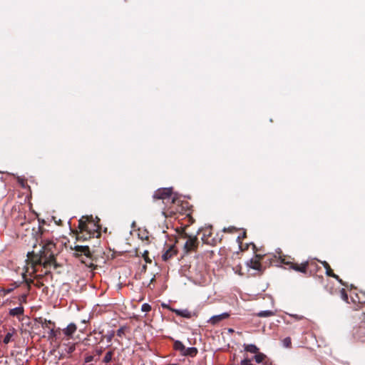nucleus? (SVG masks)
<instances>
[{"mask_svg":"<svg viewBox=\"0 0 365 365\" xmlns=\"http://www.w3.org/2000/svg\"><path fill=\"white\" fill-rule=\"evenodd\" d=\"M6 344H0V357L8 354Z\"/></svg>","mask_w":365,"mask_h":365,"instance_id":"obj_23","label":"nucleus"},{"mask_svg":"<svg viewBox=\"0 0 365 365\" xmlns=\"http://www.w3.org/2000/svg\"><path fill=\"white\" fill-rule=\"evenodd\" d=\"M15 333L14 330L9 331L6 333L2 342H9L11 340H14L12 336Z\"/></svg>","mask_w":365,"mask_h":365,"instance_id":"obj_20","label":"nucleus"},{"mask_svg":"<svg viewBox=\"0 0 365 365\" xmlns=\"http://www.w3.org/2000/svg\"><path fill=\"white\" fill-rule=\"evenodd\" d=\"M211 235L210 232L209 231V233L204 234V236L202 237V240L204 241V242L207 244H210V242L208 241V239H205V236L207 235V237H210Z\"/></svg>","mask_w":365,"mask_h":365,"instance_id":"obj_34","label":"nucleus"},{"mask_svg":"<svg viewBox=\"0 0 365 365\" xmlns=\"http://www.w3.org/2000/svg\"><path fill=\"white\" fill-rule=\"evenodd\" d=\"M170 310L174 312L178 316H180L187 319H190L193 316L195 315V313L189 311L188 309H170Z\"/></svg>","mask_w":365,"mask_h":365,"instance_id":"obj_15","label":"nucleus"},{"mask_svg":"<svg viewBox=\"0 0 365 365\" xmlns=\"http://www.w3.org/2000/svg\"><path fill=\"white\" fill-rule=\"evenodd\" d=\"M108 341H110V340H111V336H109V337L108 338Z\"/></svg>","mask_w":365,"mask_h":365,"instance_id":"obj_40","label":"nucleus"},{"mask_svg":"<svg viewBox=\"0 0 365 365\" xmlns=\"http://www.w3.org/2000/svg\"><path fill=\"white\" fill-rule=\"evenodd\" d=\"M184 238L187 240L183 247V252L185 254H189L192 252H195L198 247L199 240L197 236L189 235L184 232L182 234Z\"/></svg>","mask_w":365,"mask_h":365,"instance_id":"obj_8","label":"nucleus"},{"mask_svg":"<svg viewBox=\"0 0 365 365\" xmlns=\"http://www.w3.org/2000/svg\"><path fill=\"white\" fill-rule=\"evenodd\" d=\"M153 198L155 200H162L163 202L165 200H167V202L171 201L173 205L163 211V215L165 217H173L178 212H180V208L178 207L179 200L172 196V188H160L157 190L153 194Z\"/></svg>","mask_w":365,"mask_h":365,"instance_id":"obj_3","label":"nucleus"},{"mask_svg":"<svg viewBox=\"0 0 365 365\" xmlns=\"http://www.w3.org/2000/svg\"><path fill=\"white\" fill-rule=\"evenodd\" d=\"M24 309L22 306L10 309L9 314L13 317H19L24 314Z\"/></svg>","mask_w":365,"mask_h":365,"instance_id":"obj_17","label":"nucleus"},{"mask_svg":"<svg viewBox=\"0 0 365 365\" xmlns=\"http://www.w3.org/2000/svg\"><path fill=\"white\" fill-rule=\"evenodd\" d=\"M112 355H113L112 351H108V352L106 354V355H105V356H104V358H103V361L104 363H108V362L111 360Z\"/></svg>","mask_w":365,"mask_h":365,"instance_id":"obj_26","label":"nucleus"},{"mask_svg":"<svg viewBox=\"0 0 365 365\" xmlns=\"http://www.w3.org/2000/svg\"><path fill=\"white\" fill-rule=\"evenodd\" d=\"M76 329L77 327L74 323L69 324L63 329L58 328L57 331H56V340H69L72 339Z\"/></svg>","mask_w":365,"mask_h":365,"instance_id":"obj_7","label":"nucleus"},{"mask_svg":"<svg viewBox=\"0 0 365 365\" xmlns=\"http://www.w3.org/2000/svg\"><path fill=\"white\" fill-rule=\"evenodd\" d=\"M143 257L144 259V260L145 261L146 263H151L152 262V260L149 257V252L148 250H145L143 253Z\"/></svg>","mask_w":365,"mask_h":365,"instance_id":"obj_24","label":"nucleus"},{"mask_svg":"<svg viewBox=\"0 0 365 365\" xmlns=\"http://www.w3.org/2000/svg\"><path fill=\"white\" fill-rule=\"evenodd\" d=\"M284 344L286 348H289L291 344L287 343V344Z\"/></svg>","mask_w":365,"mask_h":365,"instance_id":"obj_38","label":"nucleus"},{"mask_svg":"<svg viewBox=\"0 0 365 365\" xmlns=\"http://www.w3.org/2000/svg\"><path fill=\"white\" fill-rule=\"evenodd\" d=\"M71 249L75 251L73 255L76 258H78L82 263L90 268L96 269L97 267L94 264L96 257L93 255V252L90 250L88 246L75 245L73 247H71Z\"/></svg>","mask_w":365,"mask_h":365,"instance_id":"obj_5","label":"nucleus"},{"mask_svg":"<svg viewBox=\"0 0 365 365\" xmlns=\"http://www.w3.org/2000/svg\"><path fill=\"white\" fill-rule=\"evenodd\" d=\"M178 253V250L175 245H170L163 254L162 259L163 261L167 262Z\"/></svg>","mask_w":365,"mask_h":365,"instance_id":"obj_13","label":"nucleus"},{"mask_svg":"<svg viewBox=\"0 0 365 365\" xmlns=\"http://www.w3.org/2000/svg\"><path fill=\"white\" fill-rule=\"evenodd\" d=\"M96 354L95 355L96 356V358H98L99 359V356H101V353H102V350L101 349H99V350H96Z\"/></svg>","mask_w":365,"mask_h":365,"instance_id":"obj_36","label":"nucleus"},{"mask_svg":"<svg viewBox=\"0 0 365 365\" xmlns=\"http://www.w3.org/2000/svg\"><path fill=\"white\" fill-rule=\"evenodd\" d=\"M174 349L182 352L184 356H195L197 354V349L195 347L185 348L184 344H173Z\"/></svg>","mask_w":365,"mask_h":365,"instance_id":"obj_11","label":"nucleus"},{"mask_svg":"<svg viewBox=\"0 0 365 365\" xmlns=\"http://www.w3.org/2000/svg\"><path fill=\"white\" fill-rule=\"evenodd\" d=\"M75 344H68L66 349V354L67 356L71 354L75 350Z\"/></svg>","mask_w":365,"mask_h":365,"instance_id":"obj_25","label":"nucleus"},{"mask_svg":"<svg viewBox=\"0 0 365 365\" xmlns=\"http://www.w3.org/2000/svg\"><path fill=\"white\" fill-rule=\"evenodd\" d=\"M26 263H28V262H26ZM30 267L31 264H27V266L25 267V272L22 274V278L24 279V282L26 284L28 291L31 289V284H34V279L27 277V273H29L31 277L36 274H31L32 271L29 272Z\"/></svg>","mask_w":365,"mask_h":365,"instance_id":"obj_12","label":"nucleus"},{"mask_svg":"<svg viewBox=\"0 0 365 365\" xmlns=\"http://www.w3.org/2000/svg\"><path fill=\"white\" fill-rule=\"evenodd\" d=\"M341 285L347 287V284L344 282L339 276L338 278H335Z\"/></svg>","mask_w":365,"mask_h":365,"instance_id":"obj_35","label":"nucleus"},{"mask_svg":"<svg viewBox=\"0 0 365 365\" xmlns=\"http://www.w3.org/2000/svg\"><path fill=\"white\" fill-rule=\"evenodd\" d=\"M259 317H269L274 315V312L272 311H262L256 314Z\"/></svg>","mask_w":365,"mask_h":365,"instance_id":"obj_18","label":"nucleus"},{"mask_svg":"<svg viewBox=\"0 0 365 365\" xmlns=\"http://www.w3.org/2000/svg\"><path fill=\"white\" fill-rule=\"evenodd\" d=\"M229 317H230V314L225 312L221 314L212 316L208 320V322L212 325H216L218 323H220L221 321L227 319Z\"/></svg>","mask_w":365,"mask_h":365,"instance_id":"obj_14","label":"nucleus"},{"mask_svg":"<svg viewBox=\"0 0 365 365\" xmlns=\"http://www.w3.org/2000/svg\"><path fill=\"white\" fill-rule=\"evenodd\" d=\"M356 297L357 298L359 303L365 304V292L360 291L356 294Z\"/></svg>","mask_w":365,"mask_h":365,"instance_id":"obj_19","label":"nucleus"},{"mask_svg":"<svg viewBox=\"0 0 365 365\" xmlns=\"http://www.w3.org/2000/svg\"><path fill=\"white\" fill-rule=\"evenodd\" d=\"M241 365H251V359L245 358L240 361Z\"/></svg>","mask_w":365,"mask_h":365,"instance_id":"obj_30","label":"nucleus"},{"mask_svg":"<svg viewBox=\"0 0 365 365\" xmlns=\"http://www.w3.org/2000/svg\"><path fill=\"white\" fill-rule=\"evenodd\" d=\"M34 329H43V337H47L48 340H56V324L51 320H47L43 317H38L34 319Z\"/></svg>","mask_w":365,"mask_h":365,"instance_id":"obj_6","label":"nucleus"},{"mask_svg":"<svg viewBox=\"0 0 365 365\" xmlns=\"http://www.w3.org/2000/svg\"><path fill=\"white\" fill-rule=\"evenodd\" d=\"M98 360V358H96V356L94 355H88L86 356L85 358V363H89L93 361H97Z\"/></svg>","mask_w":365,"mask_h":365,"instance_id":"obj_27","label":"nucleus"},{"mask_svg":"<svg viewBox=\"0 0 365 365\" xmlns=\"http://www.w3.org/2000/svg\"><path fill=\"white\" fill-rule=\"evenodd\" d=\"M340 294H341V297L342 298L343 300H344L346 302L348 301V294L344 288L340 289Z\"/></svg>","mask_w":365,"mask_h":365,"instance_id":"obj_28","label":"nucleus"},{"mask_svg":"<svg viewBox=\"0 0 365 365\" xmlns=\"http://www.w3.org/2000/svg\"><path fill=\"white\" fill-rule=\"evenodd\" d=\"M34 285L38 287V288H41V287L43 286V281H41L39 279H36V282L34 283Z\"/></svg>","mask_w":365,"mask_h":365,"instance_id":"obj_32","label":"nucleus"},{"mask_svg":"<svg viewBox=\"0 0 365 365\" xmlns=\"http://www.w3.org/2000/svg\"><path fill=\"white\" fill-rule=\"evenodd\" d=\"M141 310L144 312H148L151 310V306L149 304L145 303L141 307Z\"/></svg>","mask_w":365,"mask_h":365,"instance_id":"obj_29","label":"nucleus"},{"mask_svg":"<svg viewBox=\"0 0 365 365\" xmlns=\"http://www.w3.org/2000/svg\"><path fill=\"white\" fill-rule=\"evenodd\" d=\"M78 231H76V240L86 241L101 236V227L95 223L92 217H82L78 220Z\"/></svg>","mask_w":365,"mask_h":365,"instance_id":"obj_2","label":"nucleus"},{"mask_svg":"<svg viewBox=\"0 0 365 365\" xmlns=\"http://www.w3.org/2000/svg\"><path fill=\"white\" fill-rule=\"evenodd\" d=\"M252 252L255 254L254 257H252V269H255L257 271L259 274H261L272 264V257L274 256L267 253L264 248H258L253 242Z\"/></svg>","mask_w":365,"mask_h":365,"instance_id":"obj_4","label":"nucleus"},{"mask_svg":"<svg viewBox=\"0 0 365 365\" xmlns=\"http://www.w3.org/2000/svg\"><path fill=\"white\" fill-rule=\"evenodd\" d=\"M321 264L326 269V274L329 277H331L333 278H338V275L334 274L333 270L331 269L329 263L326 261H320Z\"/></svg>","mask_w":365,"mask_h":365,"instance_id":"obj_16","label":"nucleus"},{"mask_svg":"<svg viewBox=\"0 0 365 365\" xmlns=\"http://www.w3.org/2000/svg\"><path fill=\"white\" fill-rule=\"evenodd\" d=\"M245 346V350L248 352H251V344H244Z\"/></svg>","mask_w":365,"mask_h":365,"instance_id":"obj_33","label":"nucleus"},{"mask_svg":"<svg viewBox=\"0 0 365 365\" xmlns=\"http://www.w3.org/2000/svg\"><path fill=\"white\" fill-rule=\"evenodd\" d=\"M128 331V328L125 327H121L120 328L118 331H117V336L120 337V339H122V336L123 335H125V333Z\"/></svg>","mask_w":365,"mask_h":365,"instance_id":"obj_22","label":"nucleus"},{"mask_svg":"<svg viewBox=\"0 0 365 365\" xmlns=\"http://www.w3.org/2000/svg\"><path fill=\"white\" fill-rule=\"evenodd\" d=\"M210 256H212V255H214V252L213 251H210Z\"/></svg>","mask_w":365,"mask_h":365,"instance_id":"obj_39","label":"nucleus"},{"mask_svg":"<svg viewBox=\"0 0 365 365\" xmlns=\"http://www.w3.org/2000/svg\"><path fill=\"white\" fill-rule=\"evenodd\" d=\"M235 230H236V228H235V227H227V228L225 227V228L223 229V231H224L225 232H234V231H235Z\"/></svg>","mask_w":365,"mask_h":365,"instance_id":"obj_31","label":"nucleus"},{"mask_svg":"<svg viewBox=\"0 0 365 365\" xmlns=\"http://www.w3.org/2000/svg\"><path fill=\"white\" fill-rule=\"evenodd\" d=\"M48 275H50V276H51V277L52 278V275L51 274V271H50V270H48V269H46V272H45V273H44V274H36V275H35V279H39V280L42 281V280H43V279L45 277H47Z\"/></svg>","mask_w":365,"mask_h":365,"instance_id":"obj_21","label":"nucleus"},{"mask_svg":"<svg viewBox=\"0 0 365 365\" xmlns=\"http://www.w3.org/2000/svg\"><path fill=\"white\" fill-rule=\"evenodd\" d=\"M55 249L56 245L53 242L46 241L42 246L39 253H35L34 251L28 252L26 262H28L29 264H31V268L32 269L31 274L37 272L36 267L37 265H42L45 269H48L51 266L54 269L59 267L56 260Z\"/></svg>","mask_w":365,"mask_h":365,"instance_id":"obj_1","label":"nucleus"},{"mask_svg":"<svg viewBox=\"0 0 365 365\" xmlns=\"http://www.w3.org/2000/svg\"><path fill=\"white\" fill-rule=\"evenodd\" d=\"M280 258H281L282 263L289 265L291 269H292L297 272L304 273V274L307 273V268L309 266H312V265L317 266V264L314 262H309L307 261V262H304L301 264H297V263H294V262H292L289 261H286L284 258H282L281 257H280Z\"/></svg>","mask_w":365,"mask_h":365,"instance_id":"obj_10","label":"nucleus"},{"mask_svg":"<svg viewBox=\"0 0 365 365\" xmlns=\"http://www.w3.org/2000/svg\"><path fill=\"white\" fill-rule=\"evenodd\" d=\"M68 344H54L50 348L48 355L53 356L55 360H59L67 356L66 349Z\"/></svg>","mask_w":365,"mask_h":365,"instance_id":"obj_9","label":"nucleus"},{"mask_svg":"<svg viewBox=\"0 0 365 365\" xmlns=\"http://www.w3.org/2000/svg\"><path fill=\"white\" fill-rule=\"evenodd\" d=\"M290 341H291L290 338H289V337H287V338H286V339L284 340V341H283V342L287 343V342H290Z\"/></svg>","mask_w":365,"mask_h":365,"instance_id":"obj_37","label":"nucleus"},{"mask_svg":"<svg viewBox=\"0 0 365 365\" xmlns=\"http://www.w3.org/2000/svg\"><path fill=\"white\" fill-rule=\"evenodd\" d=\"M196 341H197V339H196V338H195V339H194V342H196Z\"/></svg>","mask_w":365,"mask_h":365,"instance_id":"obj_41","label":"nucleus"}]
</instances>
